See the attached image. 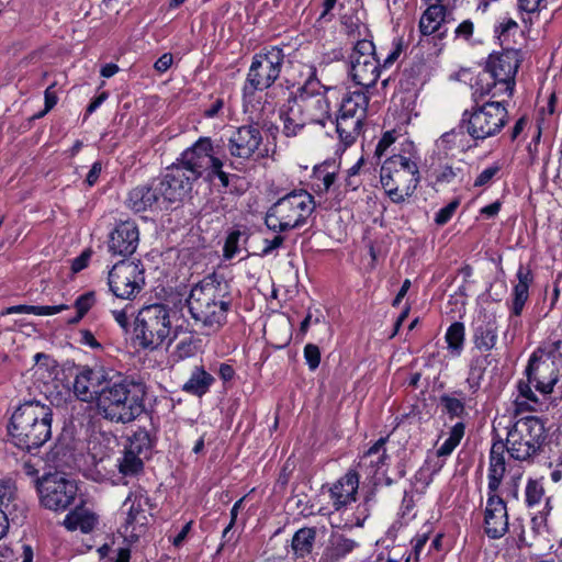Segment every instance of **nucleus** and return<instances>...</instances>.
<instances>
[{
	"label": "nucleus",
	"mask_w": 562,
	"mask_h": 562,
	"mask_svg": "<svg viewBox=\"0 0 562 562\" xmlns=\"http://www.w3.org/2000/svg\"><path fill=\"white\" fill-rule=\"evenodd\" d=\"M232 303L231 283L216 273L195 283L186 300L192 319L212 333H217L227 323Z\"/></svg>",
	"instance_id": "obj_1"
},
{
	"label": "nucleus",
	"mask_w": 562,
	"mask_h": 562,
	"mask_svg": "<svg viewBox=\"0 0 562 562\" xmlns=\"http://www.w3.org/2000/svg\"><path fill=\"white\" fill-rule=\"evenodd\" d=\"M97 408L111 422L127 424L135 420L145 409L142 385L114 370Z\"/></svg>",
	"instance_id": "obj_2"
},
{
	"label": "nucleus",
	"mask_w": 562,
	"mask_h": 562,
	"mask_svg": "<svg viewBox=\"0 0 562 562\" xmlns=\"http://www.w3.org/2000/svg\"><path fill=\"white\" fill-rule=\"evenodd\" d=\"M53 411L38 401L21 404L12 414L9 434L13 443L25 450L37 449L52 437Z\"/></svg>",
	"instance_id": "obj_3"
},
{
	"label": "nucleus",
	"mask_w": 562,
	"mask_h": 562,
	"mask_svg": "<svg viewBox=\"0 0 562 562\" xmlns=\"http://www.w3.org/2000/svg\"><path fill=\"white\" fill-rule=\"evenodd\" d=\"M522 60V53L516 47H507L499 54H491L485 68L479 72L472 88L473 95L510 98L515 89V77Z\"/></svg>",
	"instance_id": "obj_4"
},
{
	"label": "nucleus",
	"mask_w": 562,
	"mask_h": 562,
	"mask_svg": "<svg viewBox=\"0 0 562 562\" xmlns=\"http://www.w3.org/2000/svg\"><path fill=\"white\" fill-rule=\"evenodd\" d=\"M314 196L304 189H295L279 198L267 211L265 224L276 233L300 228L315 211Z\"/></svg>",
	"instance_id": "obj_5"
},
{
	"label": "nucleus",
	"mask_w": 562,
	"mask_h": 562,
	"mask_svg": "<svg viewBox=\"0 0 562 562\" xmlns=\"http://www.w3.org/2000/svg\"><path fill=\"white\" fill-rule=\"evenodd\" d=\"M134 335L143 349L156 350L166 341L169 345L177 336L172 330L171 308L162 303L143 306L135 318Z\"/></svg>",
	"instance_id": "obj_6"
},
{
	"label": "nucleus",
	"mask_w": 562,
	"mask_h": 562,
	"mask_svg": "<svg viewBox=\"0 0 562 562\" xmlns=\"http://www.w3.org/2000/svg\"><path fill=\"white\" fill-rule=\"evenodd\" d=\"M415 160L400 154L389 157L380 170V182L392 202L400 204L413 195L419 183Z\"/></svg>",
	"instance_id": "obj_7"
},
{
	"label": "nucleus",
	"mask_w": 562,
	"mask_h": 562,
	"mask_svg": "<svg viewBox=\"0 0 562 562\" xmlns=\"http://www.w3.org/2000/svg\"><path fill=\"white\" fill-rule=\"evenodd\" d=\"M179 168H184L191 181L204 178L206 181L218 179L222 187L227 188L232 176L223 170L224 162L215 156L212 139L200 137L191 147L187 148L180 158Z\"/></svg>",
	"instance_id": "obj_8"
},
{
	"label": "nucleus",
	"mask_w": 562,
	"mask_h": 562,
	"mask_svg": "<svg viewBox=\"0 0 562 562\" xmlns=\"http://www.w3.org/2000/svg\"><path fill=\"white\" fill-rule=\"evenodd\" d=\"M285 48L290 47L272 45L252 56L243 87L245 97H252L257 91H263L273 86L280 77L284 58L289 56Z\"/></svg>",
	"instance_id": "obj_9"
},
{
	"label": "nucleus",
	"mask_w": 562,
	"mask_h": 562,
	"mask_svg": "<svg viewBox=\"0 0 562 562\" xmlns=\"http://www.w3.org/2000/svg\"><path fill=\"white\" fill-rule=\"evenodd\" d=\"M504 100L474 104L462 113L461 125L474 140H484L497 135L508 121Z\"/></svg>",
	"instance_id": "obj_10"
},
{
	"label": "nucleus",
	"mask_w": 562,
	"mask_h": 562,
	"mask_svg": "<svg viewBox=\"0 0 562 562\" xmlns=\"http://www.w3.org/2000/svg\"><path fill=\"white\" fill-rule=\"evenodd\" d=\"M562 360V333L552 334L530 357L526 368L529 379L537 380L542 394H549L558 382L559 373L553 368Z\"/></svg>",
	"instance_id": "obj_11"
},
{
	"label": "nucleus",
	"mask_w": 562,
	"mask_h": 562,
	"mask_svg": "<svg viewBox=\"0 0 562 562\" xmlns=\"http://www.w3.org/2000/svg\"><path fill=\"white\" fill-rule=\"evenodd\" d=\"M544 440V425L538 417L527 416L516 420L509 428L505 446L513 459L529 461L540 452Z\"/></svg>",
	"instance_id": "obj_12"
},
{
	"label": "nucleus",
	"mask_w": 562,
	"mask_h": 562,
	"mask_svg": "<svg viewBox=\"0 0 562 562\" xmlns=\"http://www.w3.org/2000/svg\"><path fill=\"white\" fill-rule=\"evenodd\" d=\"M316 72L314 66H308V76L294 94L303 108L306 120L311 124L325 126L331 119L330 101L327 93L335 91L336 88L323 85Z\"/></svg>",
	"instance_id": "obj_13"
},
{
	"label": "nucleus",
	"mask_w": 562,
	"mask_h": 562,
	"mask_svg": "<svg viewBox=\"0 0 562 562\" xmlns=\"http://www.w3.org/2000/svg\"><path fill=\"white\" fill-rule=\"evenodd\" d=\"M41 503L50 510H65L75 501L77 484L66 477L64 473H47L42 479H36Z\"/></svg>",
	"instance_id": "obj_14"
},
{
	"label": "nucleus",
	"mask_w": 562,
	"mask_h": 562,
	"mask_svg": "<svg viewBox=\"0 0 562 562\" xmlns=\"http://www.w3.org/2000/svg\"><path fill=\"white\" fill-rule=\"evenodd\" d=\"M350 75L352 80L363 87L375 85L381 76V63L372 41L359 40L349 55Z\"/></svg>",
	"instance_id": "obj_15"
},
{
	"label": "nucleus",
	"mask_w": 562,
	"mask_h": 562,
	"mask_svg": "<svg viewBox=\"0 0 562 562\" xmlns=\"http://www.w3.org/2000/svg\"><path fill=\"white\" fill-rule=\"evenodd\" d=\"M108 284L119 299L133 300L145 285L144 267L140 261L122 260L109 272Z\"/></svg>",
	"instance_id": "obj_16"
},
{
	"label": "nucleus",
	"mask_w": 562,
	"mask_h": 562,
	"mask_svg": "<svg viewBox=\"0 0 562 562\" xmlns=\"http://www.w3.org/2000/svg\"><path fill=\"white\" fill-rule=\"evenodd\" d=\"M113 372V369L103 366L82 367L72 382L75 397L81 402L97 405Z\"/></svg>",
	"instance_id": "obj_17"
},
{
	"label": "nucleus",
	"mask_w": 562,
	"mask_h": 562,
	"mask_svg": "<svg viewBox=\"0 0 562 562\" xmlns=\"http://www.w3.org/2000/svg\"><path fill=\"white\" fill-rule=\"evenodd\" d=\"M153 181L164 209L182 201L193 186L186 169L179 168L177 165L168 168L164 176L155 178Z\"/></svg>",
	"instance_id": "obj_18"
},
{
	"label": "nucleus",
	"mask_w": 562,
	"mask_h": 562,
	"mask_svg": "<svg viewBox=\"0 0 562 562\" xmlns=\"http://www.w3.org/2000/svg\"><path fill=\"white\" fill-rule=\"evenodd\" d=\"M261 142V132L256 125H243L228 137L226 148L233 158L245 161L254 156Z\"/></svg>",
	"instance_id": "obj_19"
},
{
	"label": "nucleus",
	"mask_w": 562,
	"mask_h": 562,
	"mask_svg": "<svg viewBox=\"0 0 562 562\" xmlns=\"http://www.w3.org/2000/svg\"><path fill=\"white\" fill-rule=\"evenodd\" d=\"M139 244L138 226L133 221L120 222L109 235L108 249L113 256H132Z\"/></svg>",
	"instance_id": "obj_20"
},
{
	"label": "nucleus",
	"mask_w": 562,
	"mask_h": 562,
	"mask_svg": "<svg viewBox=\"0 0 562 562\" xmlns=\"http://www.w3.org/2000/svg\"><path fill=\"white\" fill-rule=\"evenodd\" d=\"M508 530L506 503L496 492H487L484 531L491 539L502 538Z\"/></svg>",
	"instance_id": "obj_21"
},
{
	"label": "nucleus",
	"mask_w": 562,
	"mask_h": 562,
	"mask_svg": "<svg viewBox=\"0 0 562 562\" xmlns=\"http://www.w3.org/2000/svg\"><path fill=\"white\" fill-rule=\"evenodd\" d=\"M359 488V475L355 470H349L338 479L330 487V499L336 510L356 502Z\"/></svg>",
	"instance_id": "obj_22"
},
{
	"label": "nucleus",
	"mask_w": 562,
	"mask_h": 562,
	"mask_svg": "<svg viewBox=\"0 0 562 562\" xmlns=\"http://www.w3.org/2000/svg\"><path fill=\"white\" fill-rule=\"evenodd\" d=\"M280 119L282 121V133L286 137L299 135L306 125L311 124L306 120L303 108L295 94L289 98L281 109Z\"/></svg>",
	"instance_id": "obj_23"
},
{
	"label": "nucleus",
	"mask_w": 562,
	"mask_h": 562,
	"mask_svg": "<svg viewBox=\"0 0 562 562\" xmlns=\"http://www.w3.org/2000/svg\"><path fill=\"white\" fill-rule=\"evenodd\" d=\"M126 206L136 213L153 209L164 210L153 180L133 188L128 192Z\"/></svg>",
	"instance_id": "obj_24"
},
{
	"label": "nucleus",
	"mask_w": 562,
	"mask_h": 562,
	"mask_svg": "<svg viewBox=\"0 0 562 562\" xmlns=\"http://www.w3.org/2000/svg\"><path fill=\"white\" fill-rule=\"evenodd\" d=\"M516 278L517 283L513 286L510 294L512 300L507 303L510 317H518L521 315L529 299V288L533 282V274L531 270L522 265L519 266Z\"/></svg>",
	"instance_id": "obj_25"
},
{
	"label": "nucleus",
	"mask_w": 562,
	"mask_h": 562,
	"mask_svg": "<svg viewBox=\"0 0 562 562\" xmlns=\"http://www.w3.org/2000/svg\"><path fill=\"white\" fill-rule=\"evenodd\" d=\"M505 450L507 447L502 440L493 442L490 450L488 492H497L506 472Z\"/></svg>",
	"instance_id": "obj_26"
},
{
	"label": "nucleus",
	"mask_w": 562,
	"mask_h": 562,
	"mask_svg": "<svg viewBox=\"0 0 562 562\" xmlns=\"http://www.w3.org/2000/svg\"><path fill=\"white\" fill-rule=\"evenodd\" d=\"M339 171V164L335 160H325L313 169V190L317 194L327 193L335 184Z\"/></svg>",
	"instance_id": "obj_27"
},
{
	"label": "nucleus",
	"mask_w": 562,
	"mask_h": 562,
	"mask_svg": "<svg viewBox=\"0 0 562 562\" xmlns=\"http://www.w3.org/2000/svg\"><path fill=\"white\" fill-rule=\"evenodd\" d=\"M447 9L442 4V0H436L435 3L428 5L423 12L418 30L423 36H429L438 32L446 21Z\"/></svg>",
	"instance_id": "obj_28"
},
{
	"label": "nucleus",
	"mask_w": 562,
	"mask_h": 562,
	"mask_svg": "<svg viewBox=\"0 0 562 562\" xmlns=\"http://www.w3.org/2000/svg\"><path fill=\"white\" fill-rule=\"evenodd\" d=\"M498 338V325L495 318H485L474 327L473 344L480 351H491Z\"/></svg>",
	"instance_id": "obj_29"
},
{
	"label": "nucleus",
	"mask_w": 562,
	"mask_h": 562,
	"mask_svg": "<svg viewBox=\"0 0 562 562\" xmlns=\"http://www.w3.org/2000/svg\"><path fill=\"white\" fill-rule=\"evenodd\" d=\"M335 125L340 142L348 147L351 146L360 135L363 120L338 111Z\"/></svg>",
	"instance_id": "obj_30"
},
{
	"label": "nucleus",
	"mask_w": 562,
	"mask_h": 562,
	"mask_svg": "<svg viewBox=\"0 0 562 562\" xmlns=\"http://www.w3.org/2000/svg\"><path fill=\"white\" fill-rule=\"evenodd\" d=\"M531 384L537 386V380L529 379L527 374V381H519L517 384V395L514 400L515 413L521 414L525 412H535L537 411V406L539 405V398L536 393L531 389ZM540 391L538 387H536Z\"/></svg>",
	"instance_id": "obj_31"
},
{
	"label": "nucleus",
	"mask_w": 562,
	"mask_h": 562,
	"mask_svg": "<svg viewBox=\"0 0 562 562\" xmlns=\"http://www.w3.org/2000/svg\"><path fill=\"white\" fill-rule=\"evenodd\" d=\"M215 382L214 376L205 371L202 366H195L190 374L188 381L183 384L182 391L201 397L210 391V387Z\"/></svg>",
	"instance_id": "obj_32"
},
{
	"label": "nucleus",
	"mask_w": 562,
	"mask_h": 562,
	"mask_svg": "<svg viewBox=\"0 0 562 562\" xmlns=\"http://www.w3.org/2000/svg\"><path fill=\"white\" fill-rule=\"evenodd\" d=\"M98 524L94 513L85 507H76L64 519V526L70 530H80L83 533L91 532Z\"/></svg>",
	"instance_id": "obj_33"
},
{
	"label": "nucleus",
	"mask_w": 562,
	"mask_h": 562,
	"mask_svg": "<svg viewBox=\"0 0 562 562\" xmlns=\"http://www.w3.org/2000/svg\"><path fill=\"white\" fill-rule=\"evenodd\" d=\"M368 105V94L363 90H355L342 98L339 112L364 120Z\"/></svg>",
	"instance_id": "obj_34"
},
{
	"label": "nucleus",
	"mask_w": 562,
	"mask_h": 562,
	"mask_svg": "<svg viewBox=\"0 0 562 562\" xmlns=\"http://www.w3.org/2000/svg\"><path fill=\"white\" fill-rule=\"evenodd\" d=\"M386 438H380L372 447H370L360 458V468H372L371 474H375L384 464L387 458L384 449Z\"/></svg>",
	"instance_id": "obj_35"
},
{
	"label": "nucleus",
	"mask_w": 562,
	"mask_h": 562,
	"mask_svg": "<svg viewBox=\"0 0 562 562\" xmlns=\"http://www.w3.org/2000/svg\"><path fill=\"white\" fill-rule=\"evenodd\" d=\"M147 502L148 497L146 496V491L139 486L128 493L123 503V506L127 507V525H132L137 521V518L144 512V505L147 504Z\"/></svg>",
	"instance_id": "obj_36"
},
{
	"label": "nucleus",
	"mask_w": 562,
	"mask_h": 562,
	"mask_svg": "<svg viewBox=\"0 0 562 562\" xmlns=\"http://www.w3.org/2000/svg\"><path fill=\"white\" fill-rule=\"evenodd\" d=\"M488 363L487 355L475 356L471 359L465 382L472 394H475L479 391Z\"/></svg>",
	"instance_id": "obj_37"
},
{
	"label": "nucleus",
	"mask_w": 562,
	"mask_h": 562,
	"mask_svg": "<svg viewBox=\"0 0 562 562\" xmlns=\"http://www.w3.org/2000/svg\"><path fill=\"white\" fill-rule=\"evenodd\" d=\"M494 33L498 38L502 48L507 49V47H514V38L520 34V29L514 19L505 16L497 22Z\"/></svg>",
	"instance_id": "obj_38"
},
{
	"label": "nucleus",
	"mask_w": 562,
	"mask_h": 562,
	"mask_svg": "<svg viewBox=\"0 0 562 562\" xmlns=\"http://www.w3.org/2000/svg\"><path fill=\"white\" fill-rule=\"evenodd\" d=\"M316 538L315 528H301L292 539V549L297 558H305L312 553Z\"/></svg>",
	"instance_id": "obj_39"
},
{
	"label": "nucleus",
	"mask_w": 562,
	"mask_h": 562,
	"mask_svg": "<svg viewBox=\"0 0 562 562\" xmlns=\"http://www.w3.org/2000/svg\"><path fill=\"white\" fill-rule=\"evenodd\" d=\"M359 548V543L342 535L334 536L330 546L327 548V557L330 562H338L350 554L355 549Z\"/></svg>",
	"instance_id": "obj_40"
},
{
	"label": "nucleus",
	"mask_w": 562,
	"mask_h": 562,
	"mask_svg": "<svg viewBox=\"0 0 562 562\" xmlns=\"http://www.w3.org/2000/svg\"><path fill=\"white\" fill-rule=\"evenodd\" d=\"M68 306L65 304L60 305H13L9 306L1 312V315H10V314H33L38 316H48L55 315L64 310H67Z\"/></svg>",
	"instance_id": "obj_41"
},
{
	"label": "nucleus",
	"mask_w": 562,
	"mask_h": 562,
	"mask_svg": "<svg viewBox=\"0 0 562 562\" xmlns=\"http://www.w3.org/2000/svg\"><path fill=\"white\" fill-rule=\"evenodd\" d=\"M448 349L453 357H459L464 348L465 327L461 322L452 323L445 335Z\"/></svg>",
	"instance_id": "obj_42"
},
{
	"label": "nucleus",
	"mask_w": 562,
	"mask_h": 562,
	"mask_svg": "<svg viewBox=\"0 0 562 562\" xmlns=\"http://www.w3.org/2000/svg\"><path fill=\"white\" fill-rule=\"evenodd\" d=\"M143 457L124 449L123 456L117 459L119 472L124 476H136L143 472Z\"/></svg>",
	"instance_id": "obj_43"
},
{
	"label": "nucleus",
	"mask_w": 562,
	"mask_h": 562,
	"mask_svg": "<svg viewBox=\"0 0 562 562\" xmlns=\"http://www.w3.org/2000/svg\"><path fill=\"white\" fill-rule=\"evenodd\" d=\"M151 447L153 440L149 432L144 428H139L128 438V443L125 449L144 458L150 451Z\"/></svg>",
	"instance_id": "obj_44"
},
{
	"label": "nucleus",
	"mask_w": 562,
	"mask_h": 562,
	"mask_svg": "<svg viewBox=\"0 0 562 562\" xmlns=\"http://www.w3.org/2000/svg\"><path fill=\"white\" fill-rule=\"evenodd\" d=\"M465 425L462 422L453 425L449 431L448 438L442 442V445L438 448L437 454L439 457H447L452 453V451L459 446L461 439L464 436Z\"/></svg>",
	"instance_id": "obj_45"
},
{
	"label": "nucleus",
	"mask_w": 562,
	"mask_h": 562,
	"mask_svg": "<svg viewBox=\"0 0 562 562\" xmlns=\"http://www.w3.org/2000/svg\"><path fill=\"white\" fill-rule=\"evenodd\" d=\"M440 404L443 407V412L448 414L450 419L463 418L467 415L465 404L462 397L443 394L440 396Z\"/></svg>",
	"instance_id": "obj_46"
},
{
	"label": "nucleus",
	"mask_w": 562,
	"mask_h": 562,
	"mask_svg": "<svg viewBox=\"0 0 562 562\" xmlns=\"http://www.w3.org/2000/svg\"><path fill=\"white\" fill-rule=\"evenodd\" d=\"M16 488L11 480L0 479V509L10 513V506L18 508L15 504Z\"/></svg>",
	"instance_id": "obj_47"
},
{
	"label": "nucleus",
	"mask_w": 562,
	"mask_h": 562,
	"mask_svg": "<svg viewBox=\"0 0 562 562\" xmlns=\"http://www.w3.org/2000/svg\"><path fill=\"white\" fill-rule=\"evenodd\" d=\"M462 172L461 167L443 165L434 170V177L437 183L451 184L461 181Z\"/></svg>",
	"instance_id": "obj_48"
},
{
	"label": "nucleus",
	"mask_w": 562,
	"mask_h": 562,
	"mask_svg": "<svg viewBox=\"0 0 562 562\" xmlns=\"http://www.w3.org/2000/svg\"><path fill=\"white\" fill-rule=\"evenodd\" d=\"M196 340L193 337H186L176 345L171 357L175 361H182L187 358L193 357L196 353Z\"/></svg>",
	"instance_id": "obj_49"
},
{
	"label": "nucleus",
	"mask_w": 562,
	"mask_h": 562,
	"mask_svg": "<svg viewBox=\"0 0 562 562\" xmlns=\"http://www.w3.org/2000/svg\"><path fill=\"white\" fill-rule=\"evenodd\" d=\"M544 494L542 484L537 480H529L526 486L525 496L528 507H533L540 503Z\"/></svg>",
	"instance_id": "obj_50"
},
{
	"label": "nucleus",
	"mask_w": 562,
	"mask_h": 562,
	"mask_svg": "<svg viewBox=\"0 0 562 562\" xmlns=\"http://www.w3.org/2000/svg\"><path fill=\"white\" fill-rule=\"evenodd\" d=\"M95 302V295L93 292H87L77 297L75 302V307L77 310V315L72 319H69L70 323L79 322L88 311L93 306Z\"/></svg>",
	"instance_id": "obj_51"
},
{
	"label": "nucleus",
	"mask_w": 562,
	"mask_h": 562,
	"mask_svg": "<svg viewBox=\"0 0 562 562\" xmlns=\"http://www.w3.org/2000/svg\"><path fill=\"white\" fill-rule=\"evenodd\" d=\"M501 170L502 166L498 162H494L493 165L486 167L477 175V177L474 180L473 187L482 188L490 186L495 179V177L498 176Z\"/></svg>",
	"instance_id": "obj_52"
},
{
	"label": "nucleus",
	"mask_w": 562,
	"mask_h": 562,
	"mask_svg": "<svg viewBox=\"0 0 562 562\" xmlns=\"http://www.w3.org/2000/svg\"><path fill=\"white\" fill-rule=\"evenodd\" d=\"M416 502L412 492H405L400 507V516L405 524L416 516Z\"/></svg>",
	"instance_id": "obj_53"
},
{
	"label": "nucleus",
	"mask_w": 562,
	"mask_h": 562,
	"mask_svg": "<svg viewBox=\"0 0 562 562\" xmlns=\"http://www.w3.org/2000/svg\"><path fill=\"white\" fill-rule=\"evenodd\" d=\"M241 235L240 231H233L228 234L223 248L225 259L234 258L239 251L238 243Z\"/></svg>",
	"instance_id": "obj_54"
},
{
	"label": "nucleus",
	"mask_w": 562,
	"mask_h": 562,
	"mask_svg": "<svg viewBox=\"0 0 562 562\" xmlns=\"http://www.w3.org/2000/svg\"><path fill=\"white\" fill-rule=\"evenodd\" d=\"M304 358L311 371H315L321 362V350L314 344H307L304 347Z\"/></svg>",
	"instance_id": "obj_55"
},
{
	"label": "nucleus",
	"mask_w": 562,
	"mask_h": 562,
	"mask_svg": "<svg viewBox=\"0 0 562 562\" xmlns=\"http://www.w3.org/2000/svg\"><path fill=\"white\" fill-rule=\"evenodd\" d=\"M459 206V201L453 200L450 203H448L446 206L441 207L435 216V222L437 225H445L447 224L452 215L454 214L456 210Z\"/></svg>",
	"instance_id": "obj_56"
},
{
	"label": "nucleus",
	"mask_w": 562,
	"mask_h": 562,
	"mask_svg": "<svg viewBox=\"0 0 562 562\" xmlns=\"http://www.w3.org/2000/svg\"><path fill=\"white\" fill-rule=\"evenodd\" d=\"M395 139L396 136L394 131L385 132L375 146L374 156L376 158H381L387 148L395 143Z\"/></svg>",
	"instance_id": "obj_57"
},
{
	"label": "nucleus",
	"mask_w": 562,
	"mask_h": 562,
	"mask_svg": "<svg viewBox=\"0 0 562 562\" xmlns=\"http://www.w3.org/2000/svg\"><path fill=\"white\" fill-rule=\"evenodd\" d=\"M518 9L527 13H536L547 7V0H517Z\"/></svg>",
	"instance_id": "obj_58"
},
{
	"label": "nucleus",
	"mask_w": 562,
	"mask_h": 562,
	"mask_svg": "<svg viewBox=\"0 0 562 562\" xmlns=\"http://www.w3.org/2000/svg\"><path fill=\"white\" fill-rule=\"evenodd\" d=\"M428 540H429V529L422 533H417L416 537L412 540L413 554H414L416 561L419 560V557L424 550V547L428 542Z\"/></svg>",
	"instance_id": "obj_59"
},
{
	"label": "nucleus",
	"mask_w": 562,
	"mask_h": 562,
	"mask_svg": "<svg viewBox=\"0 0 562 562\" xmlns=\"http://www.w3.org/2000/svg\"><path fill=\"white\" fill-rule=\"evenodd\" d=\"M474 32V24L471 20L462 21L454 30V35L458 38L469 41Z\"/></svg>",
	"instance_id": "obj_60"
},
{
	"label": "nucleus",
	"mask_w": 562,
	"mask_h": 562,
	"mask_svg": "<svg viewBox=\"0 0 562 562\" xmlns=\"http://www.w3.org/2000/svg\"><path fill=\"white\" fill-rule=\"evenodd\" d=\"M284 237L282 235H276L272 239L266 238L263 240L262 255L268 256L272 254L274 250L280 248L284 243Z\"/></svg>",
	"instance_id": "obj_61"
},
{
	"label": "nucleus",
	"mask_w": 562,
	"mask_h": 562,
	"mask_svg": "<svg viewBox=\"0 0 562 562\" xmlns=\"http://www.w3.org/2000/svg\"><path fill=\"white\" fill-rule=\"evenodd\" d=\"M101 171H102L101 161L93 162L91 169L89 170V172L85 179L86 184L90 188L93 187L98 182Z\"/></svg>",
	"instance_id": "obj_62"
},
{
	"label": "nucleus",
	"mask_w": 562,
	"mask_h": 562,
	"mask_svg": "<svg viewBox=\"0 0 562 562\" xmlns=\"http://www.w3.org/2000/svg\"><path fill=\"white\" fill-rule=\"evenodd\" d=\"M342 186L345 193L355 192L362 186V179L361 177L345 176Z\"/></svg>",
	"instance_id": "obj_63"
},
{
	"label": "nucleus",
	"mask_w": 562,
	"mask_h": 562,
	"mask_svg": "<svg viewBox=\"0 0 562 562\" xmlns=\"http://www.w3.org/2000/svg\"><path fill=\"white\" fill-rule=\"evenodd\" d=\"M172 60H173L172 55H171V54H169V53H166V54H164L162 56H160V57L156 60V63H155L154 67H155V69H156L157 71H159V72H165V71H167V70L170 68V66L172 65Z\"/></svg>",
	"instance_id": "obj_64"
}]
</instances>
